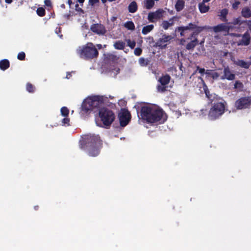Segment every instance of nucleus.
Masks as SVG:
<instances>
[{"instance_id":"44","label":"nucleus","mask_w":251,"mask_h":251,"mask_svg":"<svg viewBox=\"0 0 251 251\" xmlns=\"http://www.w3.org/2000/svg\"><path fill=\"white\" fill-rule=\"evenodd\" d=\"M197 71L201 75H203L205 73V69L204 68H201L199 66L197 67Z\"/></svg>"},{"instance_id":"36","label":"nucleus","mask_w":251,"mask_h":251,"mask_svg":"<svg viewBox=\"0 0 251 251\" xmlns=\"http://www.w3.org/2000/svg\"><path fill=\"white\" fill-rule=\"evenodd\" d=\"M17 58L19 60L23 61L25 60V54L24 52L21 51L18 54Z\"/></svg>"},{"instance_id":"12","label":"nucleus","mask_w":251,"mask_h":251,"mask_svg":"<svg viewBox=\"0 0 251 251\" xmlns=\"http://www.w3.org/2000/svg\"><path fill=\"white\" fill-rule=\"evenodd\" d=\"M237 37L242 36V39L240 40H239L237 43V45L239 46H248L251 42V35L250 33L246 31L244 34L243 35L241 34H238L237 35Z\"/></svg>"},{"instance_id":"54","label":"nucleus","mask_w":251,"mask_h":251,"mask_svg":"<svg viewBox=\"0 0 251 251\" xmlns=\"http://www.w3.org/2000/svg\"><path fill=\"white\" fill-rule=\"evenodd\" d=\"M117 19V17L115 16H113L111 18V21L114 22Z\"/></svg>"},{"instance_id":"46","label":"nucleus","mask_w":251,"mask_h":251,"mask_svg":"<svg viewBox=\"0 0 251 251\" xmlns=\"http://www.w3.org/2000/svg\"><path fill=\"white\" fill-rule=\"evenodd\" d=\"M75 9L77 11L84 13L83 10L82 8L79 7V5L78 4H76L75 5Z\"/></svg>"},{"instance_id":"25","label":"nucleus","mask_w":251,"mask_h":251,"mask_svg":"<svg viewBox=\"0 0 251 251\" xmlns=\"http://www.w3.org/2000/svg\"><path fill=\"white\" fill-rule=\"evenodd\" d=\"M125 45V43L123 41L118 40L114 44V47L115 49L122 50L124 49Z\"/></svg>"},{"instance_id":"30","label":"nucleus","mask_w":251,"mask_h":251,"mask_svg":"<svg viewBox=\"0 0 251 251\" xmlns=\"http://www.w3.org/2000/svg\"><path fill=\"white\" fill-rule=\"evenodd\" d=\"M154 5V1L153 0H146L145 2V6L148 9H151Z\"/></svg>"},{"instance_id":"3","label":"nucleus","mask_w":251,"mask_h":251,"mask_svg":"<svg viewBox=\"0 0 251 251\" xmlns=\"http://www.w3.org/2000/svg\"><path fill=\"white\" fill-rule=\"evenodd\" d=\"M77 53L80 57L85 59H93L98 57L99 51L94 45L91 42L87 43L77 50Z\"/></svg>"},{"instance_id":"22","label":"nucleus","mask_w":251,"mask_h":251,"mask_svg":"<svg viewBox=\"0 0 251 251\" xmlns=\"http://www.w3.org/2000/svg\"><path fill=\"white\" fill-rule=\"evenodd\" d=\"M228 11L226 8H224L221 10L220 11V14L219 16L220 17V19L222 21L227 22V19L226 18V16L228 14Z\"/></svg>"},{"instance_id":"43","label":"nucleus","mask_w":251,"mask_h":251,"mask_svg":"<svg viewBox=\"0 0 251 251\" xmlns=\"http://www.w3.org/2000/svg\"><path fill=\"white\" fill-rule=\"evenodd\" d=\"M70 119L68 118H64L62 119V123L64 125H69Z\"/></svg>"},{"instance_id":"15","label":"nucleus","mask_w":251,"mask_h":251,"mask_svg":"<svg viewBox=\"0 0 251 251\" xmlns=\"http://www.w3.org/2000/svg\"><path fill=\"white\" fill-rule=\"evenodd\" d=\"M176 19L177 17L176 16H173V17L171 18L168 21H163L162 22L161 26L164 29L167 30L169 28V27L173 26L174 25V20Z\"/></svg>"},{"instance_id":"52","label":"nucleus","mask_w":251,"mask_h":251,"mask_svg":"<svg viewBox=\"0 0 251 251\" xmlns=\"http://www.w3.org/2000/svg\"><path fill=\"white\" fill-rule=\"evenodd\" d=\"M196 33H197V32H196V31L193 32L191 34L190 37V38H188V39H191L192 38H193V37H194L195 35H197V34H196Z\"/></svg>"},{"instance_id":"37","label":"nucleus","mask_w":251,"mask_h":251,"mask_svg":"<svg viewBox=\"0 0 251 251\" xmlns=\"http://www.w3.org/2000/svg\"><path fill=\"white\" fill-rule=\"evenodd\" d=\"M127 46L132 49H134L136 45V42L134 41H131L130 39L127 40Z\"/></svg>"},{"instance_id":"21","label":"nucleus","mask_w":251,"mask_h":251,"mask_svg":"<svg viewBox=\"0 0 251 251\" xmlns=\"http://www.w3.org/2000/svg\"><path fill=\"white\" fill-rule=\"evenodd\" d=\"M185 6V1L183 0H177L175 4V9L177 11H181Z\"/></svg>"},{"instance_id":"49","label":"nucleus","mask_w":251,"mask_h":251,"mask_svg":"<svg viewBox=\"0 0 251 251\" xmlns=\"http://www.w3.org/2000/svg\"><path fill=\"white\" fill-rule=\"evenodd\" d=\"M247 25L248 26V28L249 29V30L251 31V21H249L247 23Z\"/></svg>"},{"instance_id":"45","label":"nucleus","mask_w":251,"mask_h":251,"mask_svg":"<svg viewBox=\"0 0 251 251\" xmlns=\"http://www.w3.org/2000/svg\"><path fill=\"white\" fill-rule=\"evenodd\" d=\"M44 3L48 7H51L52 4L50 0H45Z\"/></svg>"},{"instance_id":"24","label":"nucleus","mask_w":251,"mask_h":251,"mask_svg":"<svg viewBox=\"0 0 251 251\" xmlns=\"http://www.w3.org/2000/svg\"><path fill=\"white\" fill-rule=\"evenodd\" d=\"M199 41L197 38L191 41L186 46V49L188 50H193L198 44Z\"/></svg>"},{"instance_id":"41","label":"nucleus","mask_w":251,"mask_h":251,"mask_svg":"<svg viewBox=\"0 0 251 251\" xmlns=\"http://www.w3.org/2000/svg\"><path fill=\"white\" fill-rule=\"evenodd\" d=\"M190 30L195 29L197 27V25L195 24L190 23L187 25Z\"/></svg>"},{"instance_id":"29","label":"nucleus","mask_w":251,"mask_h":251,"mask_svg":"<svg viewBox=\"0 0 251 251\" xmlns=\"http://www.w3.org/2000/svg\"><path fill=\"white\" fill-rule=\"evenodd\" d=\"M124 25L128 30H133L135 29V25L132 21H127L124 24Z\"/></svg>"},{"instance_id":"18","label":"nucleus","mask_w":251,"mask_h":251,"mask_svg":"<svg viewBox=\"0 0 251 251\" xmlns=\"http://www.w3.org/2000/svg\"><path fill=\"white\" fill-rule=\"evenodd\" d=\"M171 77L168 74H166L161 76L158 79V81L162 85H167L171 80Z\"/></svg>"},{"instance_id":"6","label":"nucleus","mask_w":251,"mask_h":251,"mask_svg":"<svg viewBox=\"0 0 251 251\" xmlns=\"http://www.w3.org/2000/svg\"><path fill=\"white\" fill-rule=\"evenodd\" d=\"M99 114L103 124L105 126H110L115 119L113 112L107 108L100 109Z\"/></svg>"},{"instance_id":"32","label":"nucleus","mask_w":251,"mask_h":251,"mask_svg":"<svg viewBox=\"0 0 251 251\" xmlns=\"http://www.w3.org/2000/svg\"><path fill=\"white\" fill-rule=\"evenodd\" d=\"M234 88L235 89H238L240 90H242L244 88V85L243 83L240 82L239 80H236L234 85Z\"/></svg>"},{"instance_id":"35","label":"nucleus","mask_w":251,"mask_h":251,"mask_svg":"<svg viewBox=\"0 0 251 251\" xmlns=\"http://www.w3.org/2000/svg\"><path fill=\"white\" fill-rule=\"evenodd\" d=\"M69 113V111L67 107L64 106L61 108V113L62 116L67 117Z\"/></svg>"},{"instance_id":"4","label":"nucleus","mask_w":251,"mask_h":251,"mask_svg":"<svg viewBox=\"0 0 251 251\" xmlns=\"http://www.w3.org/2000/svg\"><path fill=\"white\" fill-rule=\"evenodd\" d=\"M225 102H214L208 112V118L215 120L220 118L225 112Z\"/></svg>"},{"instance_id":"14","label":"nucleus","mask_w":251,"mask_h":251,"mask_svg":"<svg viewBox=\"0 0 251 251\" xmlns=\"http://www.w3.org/2000/svg\"><path fill=\"white\" fill-rule=\"evenodd\" d=\"M223 73L224 75L221 77L222 80L226 79L228 80H233L235 78V75L231 72L228 66L224 68Z\"/></svg>"},{"instance_id":"38","label":"nucleus","mask_w":251,"mask_h":251,"mask_svg":"<svg viewBox=\"0 0 251 251\" xmlns=\"http://www.w3.org/2000/svg\"><path fill=\"white\" fill-rule=\"evenodd\" d=\"M157 88L159 92H164L166 91L167 86L161 84V85H158Z\"/></svg>"},{"instance_id":"5","label":"nucleus","mask_w":251,"mask_h":251,"mask_svg":"<svg viewBox=\"0 0 251 251\" xmlns=\"http://www.w3.org/2000/svg\"><path fill=\"white\" fill-rule=\"evenodd\" d=\"M167 119V116L164 111L161 108L153 107L152 114L148 122L150 124H163Z\"/></svg>"},{"instance_id":"53","label":"nucleus","mask_w":251,"mask_h":251,"mask_svg":"<svg viewBox=\"0 0 251 251\" xmlns=\"http://www.w3.org/2000/svg\"><path fill=\"white\" fill-rule=\"evenodd\" d=\"M196 33H197V32H196V31L193 32L191 34L190 37V38H188V39H191L192 38H193V37H194L195 35H197V34H196Z\"/></svg>"},{"instance_id":"39","label":"nucleus","mask_w":251,"mask_h":251,"mask_svg":"<svg viewBox=\"0 0 251 251\" xmlns=\"http://www.w3.org/2000/svg\"><path fill=\"white\" fill-rule=\"evenodd\" d=\"M142 52V50L140 48H136L134 50V53L136 56H140Z\"/></svg>"},{"instance_id":"55","label":"nucleus","mask_w":251,"mask_h":251,"mask_svg":"<svg viewBox=\"0 0 251 251\" xmlns=\"http://www.w3.org/2000/svg\"><path fill=\"white\" fill-rule=\"evenodd\" d=\"M5 1L7 3H11L12 2V0H5Z\"/></svg>"},{"instance_id":"28","label":"nucleus","mask_w":251,"mask_h":251,"mask_svg":"<svg viewBox=\"0 0 251 251\" xmlns=\"http://www.w3.org/2000/svg\"><path fill=\"white\" fill-rule=\"evenodd\" d=\"M187 30H190L188 25L183 26H178L176 29V31L180 32V35L181 37L184 36V32Z\"/></svg>"},{"instance_id":"7","label":"nucleus","mask_w":251,"mask_h":251,"mask_svg":"<svg viewBox=\"0 0 251 251\" xmlns=\"http://www.w3.org/2000/svg\"><path fill=\"white\" fill-rule=\"evenodd\" d=\"M237 109L242 110L250 108L251 106V96L242 97L237 99L234 103Z\"/></svg>"},{"instance_id":"62","label":"nucleus","mask_w":251,"mask_h":251,"mask_svg":"<svg viewBox=\"0 0 251 251\" xmlns=\"http://www.w3.org/2000/svg\"><path fill=\"white\" fill-rule=\"evenodd\" d=\"M170 13L171 14H173V11H171L170 12Z\"/></svg>"},{"instance_id":"57","label":"nucleus","mask_w":251,"mask_h":251,"mask_svg":"<svg viewBox=\"0 0 251 251\" xmlns=\"http://www.w3.org/2000/svg\"><path fill=\"white\" fill-rule=\"evenodd\" d=\"M211 71V70H207V71H206V72H205V74H207V75H210V74H211V73H209V71Z\"/></svg>"},{"instance_id":"56","label":"nucleus","mask_w":251,"mask_h":251,"mask_svg":"<svg viewBox=\"0 0 251 251\" xmlns=\"http://www.w3.org/2000/svg\"><path fill=\"white\" fill-rule=\"evenodd\" d=\"M68 4L71 6V4L73 3V2H72V0H68Z\"/></svg>"},{"instance_id":"42","label":"nucleus","mask_w":251,"mask_h":251,"mask_svg":"<svg viewBox=\"0 0 251 251\" xmlns=\"http://www.w3.org/2000/svg\"><path fill=\"white\" fill-rule=\"evenodd\" d=\"M240 4V2L239 1H235L232 5V8L234 9H237L239 5Z\"/></svg>"},{"instance_id":"23","label":"nucleus","mask_w":251,"mask_h":251,"mask_svg":"<svg viewBox=\"0 0 251 251\" xmlns=\"http://www.w3.org/2000/svg\"><path fill=\"white\" fill-rule=\"evenodd\" d=\"M138 9L137 4L136 1H132L128 6V10L130 13H135L137 11Z\"/></svg>"},{"instance_id":"50","label":"nucleus","mask_w":251,"mask_h":251,"mask_svg":"<svg viewBox=\"0 0 251 251\" xmlns=\"http://www.w3.org/2000/svg\"><path fill=\"white\" fill-rule=\"evenodd\" d=\"M71 76H72V75H71V73L69 72H67L65 78L67 79H69Z\"/></svg>"},{"instance_id":"8","label":"nucleus","mask_w":251,"mask_h":251,"mask_svg":"<svg viewBox=\"0 0 251 251\" xmlns=\"http://www.w3.org/2000/svg\"><path fill=\"white\" fill-rule=\"evenodd\" d=\"M118 118L120 125L122 127L127 126L131 118V115L130 112L126 108H122L118 114Z\"/></svg>"},{"instance_id":"13","label":"nucleus","mask_w":251,"mask_h":251,"mask_svg":"<svg viewBox=\"0 0 251 251\" xmlns=\"http://www.w3.org/2000/svg\"><path fill=\"white\" fill-rule=\"evenodd\" d=\"M91 30L99 35H104L106 32V29L104 26L101 24H94L91 25Z\"/></svg>"},{"instance_id":"47","label":"nucleus","mask_w":251,"mask_h":251,"mask_svg":"<svg viewBox=\"0 0 251 251\" xmlns=\"http://www.w3.org/2000/svg\"><path fill=\"white\" fill-rule=\"evenodd\" d=\"M99 1V0H89V4L91 6L94 5Z\"/></svg>"},{"instance_id":"27","label":"nucleus","mask_w":251,"mask_h":251,"mask_svg":"<svg viewBox=\"0 0 251 251\" xmlns=\"http://www.w3.org/2000/svg\"><path fill=\"white\" fill-rule=\"evenodd\" d=\"M153 28L154 25H149L145 26L142 28V33L144 35H146L150 32L153 29Z\"/></svg>"},{"instance_id":"19","label":"nucleus","mask_w":251,"mask_h":251,"mask_svg":"<svg viewBox=\"0 0 251 251\" xmlns=\"http://www.w3.org/2000/svg\"><path fill=\"white\" fill-rule=\"evenodd\" d=\"M242 16L245 18H249L251 17V10L250 8L248 7H244L241 11Z\"/></svg>"},{"instance_id":"40","label":"nucleus","mask_w":251,"mask_h":251,"mask_svg":"<svg viewBox=\"0 0 251 251\" xmlns=\"http://www.w3.org/2000/svg\"><path fill=\"white\" fill-rule=\"evenodd\" d=\"M210 76L213 79H217L219 77V74L217 72H214L210 74Z\"/></svg>"},{"instance_id":"63","label":"nucleus","mask_w":251,"mask_h":251,"mask_svg":"<svg viewBox=\"0 0 251 251\" xmlns=\"http://www.w3.org/2000/svg\"><path fill=\"white\" fill-rule=\"evenodd\" d=\"M98 46L100 48L101 45L100 44V45H98Z\"/></svg>"},{"instance_id":"48","label":"nucleus","mask_w":251,"mask_h":251,"mask_svg":"<svg viewBox=\"0 0 251 251\" xmlns=\"http://www.w3.org/2000/svg\"><path fill=\"white\" fill-rule=\"evenodd\" d=\"M203 27L197 26V27L196 28V30L195 31L196 32H197L196 34H198L200 32H201L203 30Z\"/></svg>"},{"instance_id":"58","label":"nucleus","mask_w":251,"mask_h":251,"mask_svg":"<svg viewBox=\"0 0 251 251\" xmlns=\"http://www.w3.org/2000/svg\"><path fill=\"white\" fill-rule=\"evenodd\" d=\"M77 1L80 3H83L84 2L85 0H77Z\"/></svg>"},{"instance_id":"31","label":"nucleus","mask_w":251,"mask_h":251,"mask_svg":"<svg viewBox=\"0 0 251 251\" xmlns=\"http://www.w3.org/2000/svg\"><path fill=\"white\" fill-rule=\"evenodd\" d=\"M26 90L29 93H34L35 91V87L33 86L31 83L28 82L26 85Z\"/></svg>"},{"instance_id":"17","label":"nucleus","mask_w":251,"mask_h":251,"mask_svg":"<svg viewBox=\"0 0 251 251\" xmlns=\"http://www.w3.org/2000/svg\"><path fill=\"white\" fill-rule=\"evenodd\" d=\"M234 63L238 66L242 68L248 69L251 65V62H246L243 60L238 59L234 62Z\"/></svg>"},{"instance_id":"1","label":"nucleus","mask_w":251,"mask_h":251,"mask_svg":"<svg viewBox=\"0 0 251 251\" xmlns=\"http://www.w3.org/2000/svg\"><path fill=\"white\" fill-rule=\"evenodd\" d=\"M79 148L86 151L91 157H96L102 147V141L99 135L88 134L81 137L79 142Z\"/></svg>"},{"instance_id":"20","label":"nucleus","mask_w":251,"mask_h":251,"mask_svg":"<svg viewBox=\"0 0 251 251\" xmlns=\"http://www.w3.org/2000/svg\"><path fill=\"white\" fill-rule=\"evenodd\" d=\"M10 66V62L8 60L4 59L0 61V69L1 70L5 71Z\"/></svg>"},{"instance_id":"51","label":"nucleus","mask_w":251,"mask_h":251,"mask_svg":"<svg viewBox=\"0 0 251 251\" xmlns=\"http://www.w3.org/2000/svg\"><path fill=\"white\" fill-rule=\"evenodd\" d=\"M240 22V20L238 19V18H236V19H235L234 20V22H233V24L234 25H236V24H238Z\"/></svg>"},{"instance_id":"9","label":"nucleus","mask_w":251,"mask_h":251,"mask_svg":"<svg viewBox=\"0 0 251 251\" xmlns=\"http://www.w3.org/2000/svg\"><path fill=\"white\" fill-rule=\"evenodd\" d=\"M153 107L150 106H143L140 110L141 118L145 121L147 123L152 114Z\"/></svg>"},{"instance_id":"60","label":"nucleus","mask_w":251,"mask_h":251,"mask_svg":"<svg viewBox=\"0 0 251 251\" xmlns=\"http://www.w3.org/2000/svg\"><path fill=\"white\" fill-rule=\"evenodd\" d=\"M38 208H39V206H38V205L35 206L34 207V209H35V210H38Z\"/></svg>"},{"instance_id":"34","label":"nucleus","mask_w":251,"mask_h":251,"mask_svg":"<svg viewBox=\"0 0 251 251\" xmlns=\"http://www.w3.org/2000/svg\"><path fill=\"white\" fill-rule=\"evenodd\" d=\"M139 63L141 66H146L148 65V61L147 59L141 57L139 59Z\"/></svg>"},{"instance_id":"10","label":"nucleus","mask_w":251,"mask_h":251,"mask_svg":"<svg viewBox=\"0 0 251 251\" xmlns=\"http://www.w3.org/2000/svg\"><path fill=\"white\" fill-rule=\"evenodd\" d=\"M164 12L163 9H159L155 12H150L148 14V19L150 22L154 23L162 18Z\"/></svg>"},{"instance_id":"11","label":"nucleus","mask_w":251,"mask_h":251,"mask_svg":"<svg viewBox=\"0 0 251 251\" xmlns=\"http://www.w3.org/2000/svg\"><path fill=\"white\" fill-rule=\"evenodd\" d=\"M172 39L173 37L171 35L163 34L162 37L157 40L156 45L161 49H165L167 47V43Z\"/></svg>"},{"instance_id":"26","label":"nucleus","mask_w":251,"mask_h":251,"mask_svg":"<svg viewBox=\"0 0 251 251\" xmlns=\"http://www.w3.org/2000/svg\"><path fill=\"white\" fill-rule=\"evenodd\" d=\"M199 8L201 13L207 12L209 10V6L205 4V2H202L199 4Z\"/></svg>"},{"instance_id":"33","label":"nucleus","mask_w":251,"mask_h":251,"mask_svg":"<svg viewBox=\"0 0 251 251\" xmlns=\"http://www.w3.org/2000/svg\"><path fill=\"white\" fill-rule=\"evenodd\" d=\"M37 14L40 17H43L45 15L46 11L44 8L39 7L37 9Z\"/></svg>"},{"instance_id":"59","label":"nucleus","mask_w":251,"mask_h":251,"mask_svg":"<svg viewBox=\"0 0 251 251\" xmlns=\"http://www.w3.org/2000/svg\"><path fill=\"white\" fill-rule=\"evenodd\" d=\"M210 1V0H202V2H205H205H208Z\"/></svg>"},{"instance_id":"2","label":"nucleus","mask_w":251,"mask_h":251,"mask_svg":"<svg viewBox=\"0 0 251 251\" xmlns=\"http://www.w3.org/2000/svg\"><path fill=\"white\" fill-rule=\"evenodd\" d=\"M103 102L102 97L95 96L85 100L81 104V110L84 113L90 111H94L99 108Z\"/></svg>"},{"instance_id":"16","label":"nucleus","mask_w":251,"mask_h":251,"mask_svg":"<svg viewBox=\"0 0 251 251\" xmlns=\"http://www.w3.org/2000/svg\"><path fill=\"white\" fill-rule=\"evenodd\" d=\"M213 30L215 32H219L221 31H228L229 27L226 25L224 24H220L216 26H214L213 28Z\"/></svg>"},{"instance_id":"61","label":"nucleus","mask_w":251,"mask_h":251,"mask_svg":"<svg viewBox=\"0 0 251 251\" xmlns=\"http://www.w3.org/2000/svg\"><path fill=\"white\" fill-rule=\"evenodd\" d=\"M61 7H62V8H64V7H65V5H64V4H62L61 5Z\"/></svg>"}]
</instances>
